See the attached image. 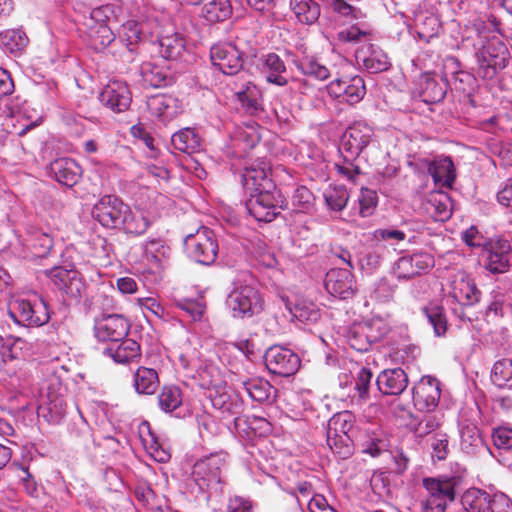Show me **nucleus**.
<instances>
[{
	"label": "nucleus",
	"mask_w": 512,
	"mask_h": 512,
	"mask_svg": "<svg viewBox=\"0 0 512 512\" xmlns=\"http://www.w3.org/2000/svg\"><path fill=\"white\" fill-rule=\"evenodd\" d=\"M225 461L223 454L215 453L195 463L191 479L188 482V489L196 500L208 501L209 491L218 488Z\"/></svg>",
	"instance_id": "1"
},
{
	"label": "nucleus",
	"mask_w": 512,
	"mask_h": 512,
	"mask_svg": "<svg viewBox=\"0 0 512 512\" xmlns=\"http://www.w3.org/2000/svg\"><path fill=\"white\" fill-rule=\"evenodd\" d=\"M461 479L459 477L424 478L423 487L427 491L421 501L422 512H445L447 503L456 498V489Z\"/></svg>",
	"instance_id": "2"
},
{
	"label": "nucleus",
	"mask_w": 512,
	"mask_h": 512,
	"mask_svg": "<svg viewBox=\"0 0 512 512\" xmlns=\"http://www.w3.org/2000/svg\"><path fill=\"white\" fill-rule=\"evenodd\" d=\"M227 305L234 318H246L259 314L264 308V300L251 283L238 279L228 295Z\"/></svg>",
	"instance_id": "3"
},
{
	"label": "nucleus",
	"mask_w": 512,
	"mask_h": 512,
	"mask_svg": "<svg viewBox=\"0 0 512 512\" xmlns=\"http://www.w3.org/2000/svg\"><path fill=\"white\" fill-rule=\"evenodd\" d=\"M478 75L492 79L504 69L508 61V50L498 37L488 39L476 53Z\"/></svg>",
	"instance_id": "4"
},
{
	"label": "nucleus",
	"mask_w": 512,
	"mask_h": 512,
	"mask_svg": "<svg viewBox=\"0 0 512 512\" xmlns=\"http://www.w3.org/2000/svg\"><path fill=\"white\" fill-rule=\"evenodd\" d=\"M9 315L19 325L39 327L50 320V309L41 297L33 300L17 299L10 307Z\"/></svg>",
	"instance_id": "5"
},
{
	"label": "nucleus",
	"mask_w": 512,
	"mask_h": 512,
	"mask_svg": "<svg viewBox=\"0 0 512 512\" xmlns=\"http://www.w3.org/2000/svg\"><path fill=\"white\" fill-rule=\"evenodd\" d=\"M249 193L246 208L257 221L271 222L283 208L284 200L276 186L274 189H259Z\"/></svg>",
	"instance_id": "6"
},
{
	"label": "nucleus",
	"mask_w": 512,
	"mask_h": 512,
	"mask_svg": "<svg viewBox=\"0 0 512 512\" xmlns=\"http://www.w3.org/2000/svg\"><path fill=\"white\" fill-rule=\"evenodd\" d=\"M188 256L203 265H211L218 255V243L214 232L201 227L195 234H189L184 240Z\"/></svg>",
	"instance_id": "7"
},
{
	"label": "nucleus",
	"mask_w": 512,
	"mask_h": 512,
	"mask_svg": "<svg viewBox=\"0 0 512 512\" xmlns=\"http://www.w3.org/2000/svg\"><path fill=\"white\" fill-rule=\"evenodd\" d=\"M130 330L129 320L122 314L103 312L95 318L94 335L101 342L117 343Z\"/></svg>",
	"instance_id": "8"
},
{
	"label": "nucleus",
	"mask_w": 512,
	"mask_h": 512,
	"mask_svg": "<svg viewBox=\"0 0 512 512\" xmlns=\"http://www.w3.org/2000/svg\"><path fill=\"white\" fill-rule=\"evenodd\" d=\"M128 211V205L125 204L116 195H104L93 206L92 217L103 227L109 229H119L124 213Z\"/></svg>",
	"instance_id": "9"
},
{
	"label": "nucleus",
	"mask_w": 512,
	"mask_h": 512,
	"mask_svg": "<svg viewBox=\"0 0 512 512\" xmlns=\"http://www.w3.org/2000/svg\"><path fill=\"white\" fill-rule=\"evenodd\" d=\"M264 360L269 372L282 377L294 375L301 364L300 358L296 353L282 346L268 348L265 352Z\"/></svg>",
	"instance_id": "10"
},
{
	"label": "nucleus",
	"mask_w": 512,
	"mask_h": 512,
	"mask_svg": "<svg viewBox=\"0 0 512 512\" xmlns=\"http://www.w3.org/2000/svg\"><path fill=\"white\" fill-rule=\"evenodd\" d=\"M326 88L331 97L350 105L359 103L366 95L364 79L359 75L336 78Z\"/></svg>",
	"instance_id": "11"
},
{
	"label": "nucleus",
	"mask_w": 512,
	"mask_h": 512,
	"mask_svg": "<svg viewBox=\"0 0 512 512\" xmlns=\"http://www.w3.org/2000/svg\"><path fill=\"white\" fill-rule=\"evenodd\" d=\"M210 59L214 67L225 75H235L243 67V55L231 42L218 43L211 47Z\"/></svg>",
	"instance_id": "12"
},
{
	"label": "nucleus",
	"mask_w": 512,
	"mask_h": 512,
	"mask_svg": "<svg viewBox=\"0 0 512 512\" xmlns=\"http://www.w3.org/2000/svg\"><path fill=\"white\" fill-rule=\"evenodd\" d=\"M441 396L440 382L432 376H423L412 388V400L419 411L431 412L438 406Z\"/></svg>",
	"instance_id": "13"
},
{
	"label": "nucleus",
	"mask_w": 512,
	"mask_h": 512,
	"mask_svg": "<svg viewBox=\"0 0 512 512\" xmlns=\"http://www.w3.org/2000/svg\"><path fill=\"white\" fill-rule=\"evenodd\" d=\"M487 253L485 269L492 274L506 273L511 266L512 245L510 240L499 238L485 245Z\"/></svg>",
	"instance_id": "14"
},
{
	"label": "nucleus",
	"mask_w": 512,
	"mask_h": 512,
	"mask_svg": "<svg viewBox=\"0 0 512 512\" xmlns=\"http://www.w3.org/2000/svg\"><path fill=\"white\" fill-rule=\"evenodd\" d=\"M49 277L54 286L69 299L78 301L85 290V284L78 271L55 267L50 270Z\"/></svg>",
	"instance_id": "15"
},
{
	"label": "nucleus",
	"mask_w": 512,
	"mask_h": 512,
	"mask_svg": "<svg viewBox=\"0 0 512 512\" xmlns=\"http://www.w3.org/2000/svg\"><path fill=\"white\" fill-rule=\"evenodd\" d=\"M100 102L115 113L129 109L132 101L128 85L120 80L110 81L99 95Z\"/></svg>",
	"instance_id": "16"
},
{
	"label": "nucleus",
	"mask_w": 512,
	"mask_h": 512,
	"mask_svg": "<svg viewBox=\"0 0 512 512\" xmlns=\"http://www.w3.org/2000/svg\"><path fill=\"white\" fill-rule=\"evenodd\" d=\"M434 265L433 257L425 252L400 257L393 266V273L399 280H408L427 271Z\"/></svg>",
	"instance_id": "17"
},
{
	"label": "nucleus",
	"mask_w": 512,
	"mask_h": 512,
	"mask_svg": "<svg viewBox=\"0 0 512 512\" xmlns=\"http://www.w3.org/2000/svg\"><path fill=\"white\" fill-rule=\"evenodd\" d=\"M374 135L371 126L364 122H355L347 128L343 135L342 150L357 158L368 146Z\"/></svg>",
	"instance_id": "18"
},
{
	"label": "nucleus",
	"mask_w": 512,
	"mask_h": 512,
	"mask_svg": "<svg viewBox=\"0 0 512 512\" xmlns=\"http://www.w3.org/2000/svg\"><path fill=\"white\" fill-rule=\"evenodd\" d=\"M355 59L369 73H380L391 66L388 55L374 44L366 43L359 47L355 53Z\"/></svg>",
	"instance_id": "19"
},
{
	"label": "nucleus",
	"mask_w": 512,
	"mask_h": 512,
	"mask_svg": "<svg viewBox=\"0 0 512 512\" xmlns=\"http://www.w3.org/2000/svg\"><path fill=\"white\" fill-rule=\"evenodd\" d=\"M324 284L327 292L339 299L351 298L356 291L354 276L348 269H331L326 274Z\"/></svg>",
	"instance_id": "20"
},
{
	"label": "nucleus",
	"mask_w": 512,
	"mask_h": 512,
	"mask_svg": "<svg viewBox=\"0 0 512 512\" xmlns=\"http://www.w3.org/2000/svg\"><path fill=\"white\" fill-rule=\"evenodd\" d=\"M242 183L248 192L274 189L270 178V166L264 159H257L250 166L245 167L242 174Z\"/></svg>",
	"instance_id": "21"
},
{
	"label": "nucleus",
	"mask_w": 512,
	"mask_h": 512,
	"mask_svg": "<svg viewBox=\"0 0 512 512\" xmlns=\"http://www.w3.org/2000/svg\"><path fill=\"white\" fill-rule=\"evenodd\" d=\"M147 108L152 116L163 123L171 121L180 112L178 99L166 94H156L148 97Z\"/></svg>",
	"instance_id": "22"
},
{
	"label": "nucleus",
	"mask_w": 512,
	"mask_h": 512,
	"mask_svg": "<svg viewBox=\"0 0 512 512\" xmlns=\"http://www.w3.org/2000/svg\"><path fill=\"white\" fill-rule=\"evenodd\" d=\"M451 296L460 304L472 306L481 299V291L473 279L464 273L457 275L451 284Z\"/></svg>",
	"instance_id": "23"
},
{
	"label": "nucleus",
	"mask_w": 512,
	"mask_h": 512,
	"mask_svg": "<svg viewBox=\"0 0 512 512\" xmlns=\"http://www.w3.org/2000/svg\"><path fill=\"white\" fill-rule=\"evenodd\" d=\"M66 413V403L60 393H56L52 387L47 394L42 396L38 406V415L44 417L49 423H59Z\"/></svg>",
	"instance_id": "24"
},
{
	"label": "nucleus",
	"mask_w": 512,
	"mask_h": 512,
	"mask_svg": "<svg viewBox=\"0 0 512 512\" xmlns=\"http://www.w3.org/2000/svg\"><path fill=\"white\" fill-rule=\"evenodd\" d=\"M50 171L57 182L67 187L76 185L82 175V169L78 163L67 157L54 160L50 164Z\"/></svg>",
	"instance_id": "25"
},
{
	"label": "nucleus",
	"mask_w": 512,
	"mask_h": 512,
	"mask_svg": "<svg viewBox=\"0 0 512 512\" xmlns=\"http://www.w3.org/2000/svg\"><path fill=\"white\" fill-rule=\"evenodd\" d=\"M376 385L384 395H399L408 385V376L401 368L386 369L378 375Z\"/></svg>",
	"instance_id": "26"
},
{
	"label": "nucleus",
	"mask_w": 512,
	"mask_h": 512,
	"mask_svg": "<svg viewBox=\"0 0 512 512\" xmlns=\"http://www.w3.org/2000/svg\"><path fill=\"white\" fill-rule=\"evenodd\" d=\"M103 354L119 364H127L141 356L140 345L133 339L124 338L106 347Z\"/></svg>",
	"instance_id": "27"
},
{
	"label": "nucleus",
	"mask_w": 512,
	"mask_h": 512,
	"mask_svg": "<svg viewBox=\"0 0 512 512\" xmlns=\"http://www.w3.org/2000/svg\"><path fill=\"white\" fill-rule=\"evenodd\" d=\"M261 71L267 82L283 87L288 84L287 78L284 76L286 66L284 61L276 53H268L261 58Z\"/></svg>",
	"instance_id": "28"
},
{
	"label": "nucleus",
	"mask_w": 512,
	"mask_h": 512,
	"mask_svg": "<svg viewBox=\"0 0 512 512\" xmlns=\"http://www.w3.org/2000/svg\"><path fill=\"white\" fill-rule=\"evenodd\" d=\"M295 67L304 75L324 81L331 75L330 70L322 64L314 55H308L304 51L301 55H295L292 59Z\"/></svg>",
	"instance_id": "29"
},
{
	"label": "nucleus",
	"mask_w": 512,
	"mask_h": 512,
	"mask_svg": "<svg viewBox=\"0 0 512 512\" xmlns=\"http://www.w3.org/2000/svg\"><path fill=\"white\" fill-rule=\"evenodd\" d=\"M428 172L435 184L441 187L451 188L456 178L455 167L450 157L433 160L428 166Z\"/></svg>",
	"instance_id": "30"
},
{
	"label": "nucleus",
	"mask_w": 512,
	"mask_h": 512,
	"mask_svg": "<svg viewBox=\"0 0 512 512\" xmlns=\"http://www.w3.org/2000/svg\"><path fill=\"white\" fill-rule=\"evenodd\" d=\"M492 499H494V493L490 494L485 490L470 488L462 495L461 503L467 512H489Z\"/></svg>",
	"instance_id": "31"
},
{
	"label": "nucleus",
	"mask_w": 512,
	"mask_h": 512,
	"mask_svg": "<svg viewBox=\"0 0 512 512\" xmlns=\"http://www.w3.org/2000/svg\"><path fill=\"white\" fill-rule=\"evenodd\" d=\"M143 84L152 88L168 86L172 82L167 70L152 62H145L140 67Z\"/></svg>",
	"instance_id": "32"
},
{
	"label": "nucleus",
	"mask_w": 512,
	"mask_h": 512,
	"mask_svg": "<svg viewBox=\"0 0 512 512\" xmlns=\"http://www.w3.org/2000/svg\"><path fill=\"white\" fill-rule=\"evenodd\" d=\"M153 220L145 215L143 211H132L128 206V211L124 213L121 220V227L125 233L140 236L143 235L151 226Z\"/></svg>",
	"instance_id": "33"
},
{
	"label": "nucleus",
	"mask_w": 512,
	"mask_h": 512,
	"mask_svg": "<svg viewBox=\"0 0 512 512\" xmlns=\"http://www.w3.org/2000/svg\"><path fill=\"white\" fill-rule=\"evenodd\" d=\"M290 9L302 24L312 25L320 17V5L315 0H290Z\"/></svg>",
	"instance_id": "34"
},
{
	"label": "nucleus",
	"mask_w": 512,
	"mask_h": 512,
	"mask_svg": "<svg viewBox=\"0 0 512 512\" xmlns=\"http://www.w3.org/2000/svg\"><path fill=\"white\" fill-rule=\"evenodd\" d=\"M236 96L247 114L257 115L263 111L262 94L256 85L248 83L243 90L236 93Z\"/></svg>",
	"instance_id": "35"
},
{
	"label": "nucleus",
	"mask_w": 512,
	"mask_h": 512,
	"mask_svg": "<svg viewBox=\"0 0 512 512\" xmlns=\"http://www.w3.org/2000/svg\"><path fill=\"white\" fill-rule=\"evenodd\" d=\"M248 395L257 402H271L275 398V388L263 378H251L242 382Z\"/></svg>",
	"instance_id": "36"
},
{
	"label": "nucleus",
	"mask_w": 512,
	"mask_h": 512,
	"mask_svg": "<svg viewBox=\"0 0 512 512\" xmlns=\"http://www.w3.org/2000/svg\"><path fill=\"white\" fill-rule=\"evenodd\" d=\"M172 145L175 149L192 154L200 149L201 137L192 128H183L175 132L171 137Z\"/></svg>",
	"instance_id": "37"
},
{
	"label": "nucleus",
	"mask_w": 512,
	"mask_h": 512,
	"mask_svg": "<svg viewBox=\"0 0 512 512\" xmlns=\"http://www.w3.org/2000/svg\"><path fill=\"white\" fill-rule=\"evenodd\" d=\"M145 259L154 264L155 267H161L163 262L170 257L171 248L166 241L160 238H152L143 244Z\"/></svg>",
	"instance_id": "38"
},
{
	"label": "nucleus",
	"mask_w": 512,
	"mask_h": 512,
	"mask_svg": "<svg viewBox=\"0 0 512 512\" xmlns=\"http://www.w3.org/2000/svg\"><path fill=\"white\" fill-rule=\"evenodd\" d=\"M133 385L139 394L151 395L159 386V378L156 370L147 367H139L134 373Z\"/></svg>",
	"instance_id": "39"
},
{
	"label": "nucleus",
	"mask_w": 512,
	"mask_h": 512,
	"mask_svg": "<svg viewBox=\"0 0 512 512\" xmlns=\"http://www.w3.org/2000/svg\"><path fill=\"white\" fill-rule=\"evenodd\" d=\"M355 416L350 411H342L333 415L327 425V433L333 436H354Z\"/></svg>",
	"instance_id": "40"
},
{
	"label": "nucleus",
	"mask_w": 512,
	"mask_h": 512,
	"mask_svg": "<svg viewBox=\"0 0 512 512\" xmlns=\"http://www.w3.org/2000/svg\"><path fill=\"white\" fill-rule=\"evenodd\" d=\"M491 381L500 389L512 390V358H501L493 364Z\"/></svg>",
	"instance_id": "41"
},
{
	"label": "nucleus",
	"mask_w": 512,
	"mask_h": 512,
	"mask_svg": "<svg viewBox=\"0 0 512 512\" xmlns=\"http://www.w3.org/2000/svg\"><path fill=\"white\" fill-rule=\"evenodd\" d=\"M29 39L21 29H9L0 33V43L11 54H20L28 45Z\"/></svg>",
	"instance_id": "42"
},
{
	"label": "nucleus",
	"mask_w": 512,
	"mask_h": 512,
	"mask_svg": "<svg viewBox=\"0 0 512 512\" xmlns=\"http://www.w3.org/2000/svg\"><path fill=\"white\" fill-rule=\"evenodd\" d=\"M484 443L479 429L474 424L462 425L460 429V447L466 454H476Z\"/></svg>",
	"instance_id": "43"
},
{
	"label": "nucleus",
	"mask_w": 512,
	"mask_h": 512,
	"mask_svg": "<svg viewBox=\"0 0 512 512\" xmlns=\"http://www.w3.org/2000/svg\"><path fill=\"white\" fill-rule=\"evenodd\" d=\"M231 14L230 0H212L202 8V16L210 23L225 21Z\"/></svg>",
	"instance_id": "44"
},
{
	"label": "nucleus",
	"mask_w": 512,
	"mask_h": 512,
	"mask_svg": "<svg viewBox=\"0 0 512 512\" xmlns=\"http://www.w3.org/2000/svg\"><path fill=\"white\" fill-rule=\"evenodd\" d=\"M143 32L138 22L129 20L125 22L119 30V41L130 52L136 51L142 40Z\"/></svg>",
	"instance_id": "45"
},
{
	"label": "nucleus",
	"mask_w": 512,
	"mask_h": 512,
	"mask_svg": "<svg viewBox=\"0 0 512 512\" xmlns=\"http://www.w3.org/2000/svg\"><path fill=\"white\" fill-rule=\"evenodd\" d=\"M184 48V40L178 34L165 35L159 39V53L166 60L178 59Z\"/></svg>",
	"instance_id": "46"
},
{
	"label": "nucleus",
	"mask_w": 512,
	"mask_h": 512,
	"mask_svg": "<svg viewBox=\"0 0 512 512\" xmlns=\"http://www.w3.org/2000/svg\"><path fill=\"white\" fill-rule=\"evenodd\" d=\"M442 424V416L437 413L426 414L420 420L409 424L410 430L418 438L426 437L436 431Z\"/></svg>",
	"instance_id": "47"
},
{
	"label": "nucleus",
	"mask_w": 512,
	"mask_h": 512,
	"mask_svg": "<svg viewBox=\"0 0 512 512\" xmlns=\"http://www.w3.org/2000/svg\"><path fill=\"white\" fill-rule=\"evenodd\" d=\"M422 312L428 323L433 327L435 336H444L448 325L444 308L438 305H431L423 307Z\"/></svg>",
	"instance_id": "48"
},
{
	"label": "nucleus",
	"mask_w": 512,
	"mask_h": 512,
	"mask_svg": "<svg viewBox=\"0 0 512 512\" xmlns=\"http://www.w3.org/2000/svg\"><path fill=\"white\" fill-rule=\"evenodd\" d=\"M158 403L161 410L171 413L182 404V393L179 387L170 385L164 386L158 395Z\"/></svg>",
	"instance_id": "49"
},
{
	"label": "nucleus",
	"mask_w": 512,
	"mask_h": 512,
	"mask_svg": "<svg viewBox=\"0 0 512 512\" xmlns=\"http://www.w3.org/2000/svg\"><path fill=\"white\" fill-rule=\"evenodd\" d=\"M327 444L332 452L342 459H347L353 454V436L327 433Z\"/></svg>",
	"instance_id": "50"
},
{
	"label": "nucleus",
	"mask_w": 512,
	"mask_h": 512,
	"mask_svg": "<svg viewBox=\"0 0 512 512\" xmlns=\"http://www.w3.org/2000/svg\"><path fill=\"white\" fill-rule=\"evenodd\" d=\"M326 205L330 210L342 211L349 200V193L343 186L330 187L324 192Z\"/></svg>",
	"instance_id": "51"
},
{
	"label": "nucleus",
	"mask_w": 512,
	"mask_h": 512,
	"mask_svg": "<svg viewBox=\"0 0 512 512\" xmlns=\"http://www.w3.org/2000/svg\"><path fill=\"white\" fill-rule=\"evenodd\" d=\"M346 340L349 346L358 352H366L371 348V343L360 323H356L348 329Z\"/></svg>",
	"instance_id": "52"
},
{
	"label": "nucleus",
	"mask_w": 512,
	"mask_h": 512,
	"mask_svg": "<svg viewBox=\"0 0 512 512\" xmlns=\"http://www.w3.org/2000/svg\"><path fill=\"white\" fill-rule=\"evenodd\" d=\"M490 296L491 300L485 312L487 317H490L491 315L502 317L508 310L511 309L506 293L503 292L500 288L492 290Z\"/></svg>",
	"instance_id": "53"
},
{
	"label": "nucleus",
	"mask_w": 512,
	"mask_h": 512,
	"mask_svg": "<svg viewBox=\"0 0 512 512\" xmlns=\"http://www.w3.org/2000/svg\"><path fill=\"white\" fill-rule=\"evenodd\" d=\"M446 95V88L434 78H426L422 85L423 100L427 103L442 101Z\"/></svg>",
	"instance_id": "54"
},
{
	"label": "nucleus",
	"mask_w": 512,
	"mask_h": 512,
	"mask_svg": "<svg viewBox=\"0 0 512 512\" xmlns=\"http://www.w3.org/2000/svg\"><path fill=\"white\" fill-rule=\"evenodd\" d=\"M290 314L299 322H316L320 313L313 303L298 302L290 308Z\"/></svg>",
	"instance_id": "55"
},
{
	"label": "nucleus",
	"mask_w": 512,
	"mask_h": 512,
	"mask_svg": "<svg viewBox=\"0 0 512 512\" xmlns=\"http://www.w3.org/2000/svg\"><path fill=\"white\" fill-rule=\"evenodd\" d=\"M314 196L305 186L297 187L292 196V206L295 212L307 213L313 207Z\"/></svg>",
	"instance_id": "56"
},
{
	"label": "nucleus",
	"mask_w": 512,
	"mask_h": 512,
	"mask_svg": "<svg viewBox=\"0 0 512 512\" xmlns=\"http://www.w3.org/2000/svg\"><path fill=\"white\" fill-rule=\"evenodd\" d=\"M360 324L363 327L371 345L380 341L388 333L389 330L386 323L378 318L361 322Z\"/></svg>",
	"instance_id": "57"
},
{
	"label": "nucleus",
	"mask_w": 512,
	"mask_h": 512,
	"mask_svg": "<svg viewBox=\"0 0 512 512\" xmlns=\"http://www.w3.org/2000/svg\"><path fill=\"white\" fill-rule=\"evenodd\" d=\"M429 203L434 209L432 215L436 221H445L450 218L452 212L447 194L432 196Z\"/></svg>",
	"instance_id": "58"
},
{
	"label": "nucleus",
	"mask_w": 512,
	"mask_h": 512,
	"mask_svg": "<svg viewBox=\"0 0 512 512\" xmlns=\"http://www.w3.org/2000/svg\"><path fill=\"white\" fill-rule=\"evenodd\" d=\"M31 242L35 254L39 257L46 256L54 245L52 236L44 232H36L33 234Z\"/></svg>",
	"instance_id": "59"
},
{
	"label": "nucleus",
	"mask_w": 512,
	"mask_h": 512,
	"mask_svg": "<svg viewBox=\"0 0 512 512\" xmlns=\"http://www.w3.org/2000/svg\"><path fill=\"white\" fill-rule=\"evenodd\" d=\"M103 13V8L94 9L91 12V20L100 21L95 30V33L99 35L100 44L103 46H107L114 40V37L111 29L101 20V16L103 15Z\"/></svg>",
	"instance_id": "60"
},
{
	"label": "nucleus",
	"mask_w": 512,
	"mask_h": 512,
	"mask_svg": "<svg viewBox=\"0 0 512 512\" xmlns=\"http://www.w3.org/2000/svg\"><path fill=\"white\" fill-rule=\"evenodd\" d=\"M493 444L496 448L509 450L512 448V428L499 426L492 432Z\"/></svg>",
	"instance_id": "61"
},
{
	"label": "nucleus",
	"mask_w": 512,
	"mask_h": 512,
	"mask_svg": "<svg viewBox=\"0 0 512 512\" xmlns=\"http://www.w3.org/2000/svg\"><path fill=\"white\" fill-rule=\"evenodd\" d=\"M448 443L447 434L436 433L431 442L432 458L438 461L445 460L449 452Z\"/></svg>",
	"instance_id": "62"
},
{
	"label": "nucleus",
	"mask_w": 512,
	"mask_h": 512,
	"mask_svg": "<svg viewBox=\"0 0 512 512\" xmlns=\"http://www.w3.org/2000/svg\"><path fill=\"white\" fill-rule=\"evenodd\" d=\"M372 372L362 367L355 378V390L358 392L359 398L367 400L369 398V387L372 380Z\"/></svg>",
	"instance_id": "63"
},
{
	"label": "nucleus",
	"mask_w": 512,
	"mask_h": 512,
	"mask_svg": "<svg viewBox=\"0 0 512 512\" xmlns=\"http://www.w3.org/2000/svg\"><path fill=\"white\" fill-rule=\"evenodd\" d=\"M354 159L348 154L343 157L342 163L335 164L337 172L351 182H355L360 174L359 167L353 163Z\"/></svg>",
	"instance_id": "64"
}]
</instances>
